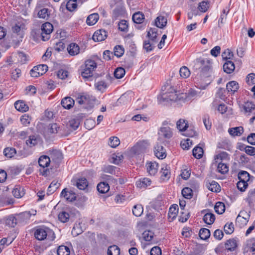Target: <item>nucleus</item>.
<instances>
[{
    "label": "nucleus",
    "instance_id": "1a4fd4ad",
    "mask_svg": "<svg viewBox=\"0 0 255 255\" xmlns=\"http://www.w3.org/2000/svg\"><path fill=\"white\" fill-rule=\"evenodd\" d=\"M48 70V66L45 64L34 66L30 72L31 76L34 78L38 77L45 74Z\"/></svg>",
    "mask_w": 255,
    "mask_h": 255
},
{
    "label": "nucleus",
    "instance_id": "5fc2aeb1",
    "mask_svg": "<svg viewBox=\"0 0 255 255\" xmlns=\"http://www.w3.org/2000/svg\"><path fill=\"white\" fill-rule=\"evenodd\" d=\"M120 143V140L117 136H112L109 138V145L113 148H116Z\"/></svg>",
    "mask_w": 255,
    "mask_h": 255
},
{
    "label": "nucleus",
    "instance_id": "a211bd4d",
    "mask_svg": "<svg viewBox=\"0 0 255 255\" xmlns=\"http://www.w3.org/2000/svg\"><path fill=\"white\" fill-rule=\"evenodd\" d=\"M67 51L70 55L75 56L79 53L80 48L77 44L72 43L68 45Z\"/></svg>",
    "mask_w": 255,
    "mask_h": 255
},
{
    "label": "nucleus",
    "instance_id": "c85d7f7f",
    "mask_svg": "<svg viewBox=\"0 0 255 255\" xmlns=\"http://www.w3.org/2000/svg\"><path fill=\"white\" fill-rule=\"evenodd\" d=\"M147 35L153 43L156 42L157 29L156 28H150L147 32Z\"/></svg>",
    "mask_w": 255,
    "mask_h": 255
},
{
    "label": "nucleus",
    "instance_id": "39448f33",
    "mask_svg": "<svg viewBox=\"0 0 255 255\" xmlns=\"http://www.w3.org/2000/svg\"><path fill=\"white\" fill-rule=\"evenodd\" d=\"M97 67V63L93 60H87L85 62V68L81 73L84 78H88L92 76L93 72Z\"/></svg>",
    "mask_w": 255,
    "mask_h": 255
},
{
    "label": "nucleus",
    "instance_id": "c9c22d12",
    "mask_svg": "<svg viewBox=\"0 0 255 255\" xmlns=\"http://www.w3.org/2000/svg\"><path fill=\"white\" fill-rule=\"evenodd\" d=\"M215 220V215L211 213H206L203 217V221L207 224H212Z\"/></svg>",
    "mask_w": 255,
    "mask_h": 255
},
{
    "label": "nucleus",
    "instance_id": "864d4df0",
    "mask_svg": "<svg viewBox=\"0 0 255 255\" xmlns=\"http://www.w3.org/2000/svg\"><path fill=\"white\" fill-rule=\"evenodd\" d=\"M180 76L183 78H187L190 75V71L186 66H182L179 70Z\"/></svg>",
    "mask_w": 255,
    "mask_h": 255
},
{
    "label": "nucleus",
    "instance_id": "9d476101",
    "mask_svg": "<svg viewBox=\"0 0 255 255\" xmlns=\"http://www.w3.org/2000/svg\"><path fill=\"white\" fill-rule=\"evenodd\" d=\"M161 179L163 181L168 180L171 175L170 168L167 164H162L160 170Z\"/></svg>",
    "mask_w": 255,
    "mask_h": 255
},
{
    "label": "nucleus",
    "instance_id": "393cba45",
    "mask_svg": "<svg viewBox=\"0 0 255 255\" xmlns=\"http://www.w3.org/2000/svg\"><path fill=\"white\" fill-rule=\"evenodd\" d=\"M155 23L157 27L162 28L166 26L167 19L163 16H158L155 20Z\"/></svg>",
    "mask_w": 255,
    "mask_h": 255
},
{
    "label": "nucleus",
    "instance_id": "4c0bfd02",
    "mask_svg": "<svg viewBox=\"0 0 255 255\" xmlns=\"http://www.w3.org/2000/svg\"><path fill=\"white\" fill-rule=\"evenodd\" d=\"M193 155L197 159L201 158L203 155V149L202 147L196 146L192 150Z\"/></svg>",
    "mask_w": 255,
    "mask_h": 255
},
{
    "label": "nucleus",
    "instance_id": "423d86ee",
    "mask_svg": "<svg viewBox=\"0 0 255 255\" xmlns=\"http://www.w3.org/2000/svg\"><path fill=\"white\" fill-rule=\"evenodd\" d=\"M50 163V158L47 155H42L38 159L39 165L42 168L39 169L40 174L43 176H47L49 172L47 168Z\"/></svg>",
    "mask_w": 255,
    "mask_h": 255
},
{
    "label": "nucleus",
    "instance_id": "09e8293b",
    "mask_svg": "<svg viewBox=\"0 0 255 255\" xmlns=\"http://www.w3.org/2000/svg\"><path fill=\"white\" fill-rule=\"evenodd\" d=\"M120 250L118 246L113 245L109 247L108 249V255H120Z\"/></svg>",
    "mask_w": 255,
    "mask_h": 255
},
{
    "label": "nucleus",
    "instance_id": "052dcab7",
    "mask_svg": "<svg viewBox=\"0 0 255 255\" xmlns=\"http://www.w3.org/2000/svg\"><path fill=\"white\" fill-rule=\"evenodd\" d=\"M31 121V118L28 114H24L20 118V122L21 124L25 126H28Z\"/></svg>",
    "mask_w": 255,
    "mask_h": 255
},
{
    "label": "nucleus",
    "instance_id": "f3484780",
    "mask_svg": "<svg viewBox=\"0 0 255 255\" xmlns=\"http://www.w3.org/2000/svg\"><path fill=\"white\" fill-rule=\"evenodd\" d=\"M74 100L70 97H65L61 101V105L66 109H70L74 105Z\"/></svg>",
    "mask_w": 255,
    "mask_h": 255
},
{
    "label": "nucleus",
    "instance_id": "a878e982",
    "mask_svg": "<svg viewBox=\"0 0 255 255\" xmlns=\"http://www.w3.org/2000/svg\"><path fill=\"white\" fill-rule=\"evenodd\" d=\"M228 132L232 136H240L244 132V128L242 127L232 128L229 129Z\"/></svg>",
    "mask_w": 255,
    "mask_h": 255
},
{
    "label": "nucleus",
    "instance_id": "f03ea898",
    "mask_svg": "<svg viewBox=\"0 0 255 255\" xmlns=\"http://www.w3.org/2000/svg\"><path fill=\"white\" fill-rule=\"evenodd\" d=\"M34 236L36 239L39 241L44 240L46 238L50 241H53L55 238L54 232L45 227L37 228L34 232Z\"/></svg>",
    "mask_w": 255,
    "mask_h": 255
},
{
    "label": "nucleus",
    "instance_id": "3c124183",
    "mask_svg": "<svg viewBox=\"0 0 255 255\" xmlns=\"http://www.w3.org/2000/svg\"><path fill=\"white\" fill-rule=\"evenodd\" d=\"M16 153V150L12 147L5 148L3 150L4 155L7 158H11Z\"/></svg>",
    "mask_w": 255,
    "mask_h": 255
},
{
    "label": "nucleus",
    "instance_id": "13d9d810",
    "mask_svg": "<svg viewBox=\"0 0 255 255\" xmlns=\"http://www.w3.org/2000/svg\"><path fill=\"white\" fill-rule=\"evenodd\" d=\"M86 128L90 130L95 127V121L94 119L89 118L87 119L84 123Z\"/></svg>",
    "mask_w": 255,
    "mask_h": 255
},
{
    "label": "nucleus",
    "instance_id": "ea45409f",
    "mask_svg": "<svg viewBox=\"0 0 255 255\" xmlns=\"http://www.w3.org/2000/svg\"><path fill=\"white\" fill-rule=\"evenodd\" d=\"M199 235L202 240H206L210 236V231L206 228H202L200 229Z\"/></svg>",
    "mask_w": 255,
    "mask_h": 255
},
{
    "label": "nucleus",
    "instance_id": "ddd939ff",
    "mask_svg": "<svg viewBox=\"0 0 255 255\" xmlns=\"http://www.w3.org/2000/svg\"><path fill=\"white\" fill-rule=\"evenodd\" d=\"M146 167L149 175H154L158 171V164L156 162H147L146 163Z\"/></svg>",
    "mask_w": 255,
    "mask_h": 255
},
{
    "label": "nucleus",
    "instance_id": "dca6fc26",
    "mask_svg": "<svg viewBox=\"0 0 255 255\" xmlns=\"http://www.w3.org/2000/svg\"><path fill=\"white\" fill-rule=\"evenodd\" d=\"M242 107L244 109L245 114L247 116L250 115V113L255 109V104L252 102H245L244 105H242Z\"/></svg>",
    "mask_w": 255,
    "mask_h": 255
},
{
    "label": "nucleus",
    "instance_id": "0e129e2a",
    "mask_svg": "<svg viewBox=\"0 0 255 255\" xmlns=\"http://www.w3.org/2000/svg\"><path fill=\"white\" fill-rule=\"evenodd\" d=\"M76 1L69 0L66 4V8L70 11H74L77 7V3Z\"/></svg>",
    "mask_w": 255,
    "mask_h": 255
},
{
    "label": "nucleus",
    "instance_id": "6e6552de",
    "mask_svg": "<svg viewBox=\"0 0 255 255\" xmlns=\"http://www.w3.org/2000/svg\"><path fill=\"white\" fill-rule=\"evenodd\" d=\"M172 134L171 129L169 127H162L158 131V140L160 142H163L166 139L170 138Z\"/></svg>",
    "mask_w": 255,
    "mask_h": 255
},
{
    "label": "nucleus",
    "instance_id": "bb28decb",
    "mask_svg": "<svg viewBox=\"0 0 255 255\" xmlns=\"http://www.w3.org/2000/svg\"><path fill=\"white\" fill-rule=\"evenodd\" d=\"M99 18L98 13H92L88 16L86 20L87 24L89 25H93L98 21Z\"/></svg>",
    "mask_w": 255,
    "mask_h": 255
},
{
    "label": "nucleus",
    "instance_id": "4468645a",
    "mask_svg": "<svg viewBox=\"0 0 255 255\" xmlns=\"http://www.w3.org/2000/svg\"><path fill=\"white\" fill-rule=\"evenodd\" d=\"M154 152L155 155L159 159H162L166 156L165 149L158 144L155 146Z\"/></svg>",
    "mask_w": 255,
    "mask_h": 255
},
{
    "label": "nucleus",
    "instance_id": "79ce46f5",
    "mask_svg": "<svg viewBox=\"0 0 255 255\" xmlns=\"http://www.w3.org/2000/svg\"><path fill=\"white\" fill-rule=\"evenodd\" d=\"M71 218L69 214L65 211H62L58 214V219L62 223L67 222Z\"/></svg>",
    "mask_w": 255,
    "mask_h": 255
},
{
    "label": "nucleus",
    "instance_id": "20e7f679",
    "mask_svg": "<svg viewBox=\"0 0 255 255\" xmlns=\"http://www.w3.org/2000/svg\"><path fill=\"white\" fill-rule=\"evenodd\" d=\"M95 101V98L89 95H83L78 97L77 102L81 105H83L82 108L91 109L93 106Z\"/></svg>",
    "mask_w": 255,
    "mask_h": 255
},
{
    "label": "nucleus",
    "instance_id": "6e6d98bb",
    "mask_svg": "<svg viewBox=\"0 0 255 255\" xmlns=\"http://www.w3.org/2000/svg\"><path fill=\"white\" fill-rule=\"evenodd\" d=\"M181 94H183L184 98L182 99L183 100L189 101L196 96V92L195 90L190 89L188 93H182Z\"/></svg>",
    "mask_w": 255,
    "mask_h": 255
},
{
    "label": "nucleus",
    "instance_id": "aec40b11",
    "mask_svg": "<svg viewBox=\"0 0 255 255\" xmlns=\"http://www.w3.org/2000/svg\"><path fill=\"white\" fill-rule=\"evenodd\" d=\"M238 89L239 84L235 81L229 82L227 84L226 89L230 94H234L235 92L237 91Z\"/></svg>",
    "mask_w": 255,
    "mask_h": 255
},
{
    "label": "nucleus",
    "instance_id": "b1692460",
    "mask_svg": "<svg viewBox=\"0 0 255 255\" xmlns=\"http://www.w3.org/2000/svg\"><path fill=\"white\" fill-rule=\"evenodd\" d=\"M97 190L100 193H106L110 190V186L106 182H101L97 186Z\"/></svg>",
    "mask_w": 255,
    "mask_h": 255
},
{
    "label": "nucleus",
    "instance_id": "7c9ffc66",
    "mask_svg": "<svg viewBox=\"0 0 255 255\" xmlns=\"http://www.w3.org/2000/svg\"><path fill=\"white\" fill-rule=\"evenodd\" d=\"M178 206L177 204L172 205L169 208V213H168V217L172 219V220H174L177 216V214L178 211Z\"/></svg>",
    "mask_w": 255,
    "mask_h": 255
},
{
    "label": "nucleus",
    "instance_id": "37998d69",
    "mask_svg": "<svg viewBox=\"0 0 255 255\" xmlns=\"http://www.w3.org/2000/svg\"><path fill=\"white\" fill-rule=\"evenodd\" d=\"M228 154L226 152H221L215 156V161L216 163H219L223 160H228Z\"/></svg>",
    "mask_w": 255,
    "mask_h": 255
},
{
    "label": "nucleus",
    "instance_id": "338daca9",
    "mask_svg": "<svg viewBox=\"0 0 255 255\" xmlns=\"http://www.w3.org/2000/svg\"><path fill=\"white\" fill-rule=\"evenodd\" d=\"M224 230L226 234H231L234 231V225L233 223H227L224 227Z\"/></svg>",
    "mask_w": 255,
    "mask_h": 255
},
{
    "label": "nucleus",
    "instance_id": "c03bdc74",
    "mask_svg": "<svg viewBox=\"0 0 255 255\" xmlns=\"http://www.w3.org/2000/svg\"><path fill=\"white\" fill-rule=\"evenodd\" d=\"M57 253L58 255H69L70 249L65 246H60L58 247Z\"/></svg>",
    "mask_w": 255,
    "mask_h": 255
},
{
    "label": "nucleus",
    "instance_id": "e2e57ef3",
    "mask_svg": "<svg viewBox=\"0 0 255 255\" xmlns=\"http://www.w3.org/2000/svg\"><path fill=\"white\" fill-rule=\"evenodd\" d=\"M118 168L113 165H108L103 168V171L105 173H108L111 174H116V170Z\"/></svg>",
    "mask_w": 255,
    "mask_h": 255
},
{
    "label": "nucleus",
    "instance_id": "72a5a7b5",
    "mask_svg": "<svg viewBox=\"0 0 255 255\" xmlns=\"http://www.w3.org/2000/svg\"><path fill=\"white\" fill-rule=\"evenodd\" d=\"M51 158L55 161H58L63 158L61 152L59 150H52L50 153Z\"/></svg>",
    "mask_w": 255,
    "mask_h": 255
},
{
    "label": "nucleus",
    "instance_id": "a18cd8bd",
    "mask_svg": "<svg viewBox=\"0 0 255 255\" xmlns=\"http://www.w3.org/2000/svg\"><path fill=\"white\" fill-rule=\"evenodd\" d=\"M205 251V248L202 245L197 246L191 252L190 255H203Z\"/></svg>",
    "mask_w": 255,
    "mask_h": 255
},
{
    "label": "nucleus",
    "instance_id": "49530a36",
    "mask_svg": "<svg viewBox=\"0 0 255 255\" xmlns=\"http://www.w3.org/2000/svg\"><path fill=\"white\" fill-rule=\"evenodd\" d=\"M182 194L185 198L190 199L193 196L192 189L189 187L184 188L182 190Z\"/></svg>",
    "mask_w": 255,
    "mask_h": 255
},
{
    "label": "nucleus",
    "instance_id": "774afa93",
    "mask_svg": "<svg viewBox=\"0 0 255 255\" xmlns=\"http://www.w3.org/2000/svg\"><path fill=\"white\" fill-rule=\"evenodd\" d=\"M209 8V3L208 2L203 1L199 3L198 9L202 12H205Z\"/></svg>",
    "mask_w": 255,
    "mask_h": 255
},
{
    "label": "nucleus",
    "instance_id": "4d7b16f0",
    "mask_svg": "<svg viewBox=\"0 0 255 255\" xmlns=\"http://www.w3.org/2000/svg\"><path fill=\"white\" fill-rule=\"evenodd\" d=\"M234 56L233 52L229 49L225 50L222 54V58L224 60L230 61Z\"/></svg>",
    "mask_w": 255,
    "mask_h": 255
},
{
    "label": "nucleus",
    "instance_id": "6ab92c4d",
    "mask_svg": "<svg viewBox=\"0 0 255 255\" xmlns=\"http://www.w3.org/2000/svg\"><path fill=\"white\" fill-rule=\"evenodd\" d=\"M15 109L21 112H25L29 110V107L23 101H17L14 103Z\"/></svg>",
    "mask_w": 255,
    "mask_h": 255
},
{
    "label": "nucleus",
    "instance_id": "f257e3e1",
    "mask_svg": "<svg viewBox=\"0 0 255 255\" xmlns=\"http://www.w3.org/2000/svg\"><path fill=\"white\" fill-rule=\"evenodd\" d=\"M167 90L165 93H163L162 94V98L165 101H176L178 100H181L184 98L183 94L178 95L177 91H176L172 87L169 85L167 86H164L162 88V91Z\"/></svg>",
    "mask_w": 255,
    "mask_h": 255
},
{
    "label": "nucleus",
    "instance_id": "680f3d73",
    "mask_svg": "<svg viewBox=\"0 0 255 255\" xmlns=\"http://www.w3.org/2000/svg\"><path fill=\"white\" fill-rule=\"evenodd\" d=\"M125 74V70L123 68H117L114 72V76L117 79H121L124 77Z\"/></svg>",
    "mask_w": 255,
    "mask_h": 255
},
{
    "label": "nucleus",
    "instance_id": "7ed1b4c3",
    "mask_svg": "<svg viewBox=\"0 0 255 255\" xmlns=\"http://www.w3.org/2000/svg\"><path fill=\"white\" fill-rule=\"evenodd\" d=\"M195 68L196 69H200V75L208 77L209 75L208 72L211 69V64L209 61L203 59H196L195 61Z\"/></svg>",
    "mask_w": 255,
    "mask_h": 255
},
{
    "label": "nucleus",
    "instance_id": "58836bf2",
    "mask_svg": "<svg viewBox=\"0 0 255 255\" xmlns=\"http://www.w3.org/2000/svg\"><path fill=\"white\" fill-rule=\"evenodd\" d=\"M37 15L39 18L48 19L50 15V11L48 8H43L38 11Z\"/></svg>",
    "mask_w": 255,
    "mask_h": 255
},
{
    "label": "nucleus",
    "instance_id": "2eb2a0df",
    "mask_svg": "<svg viewBox=\"0 0 255 255\" xmlns=\"http://www.w3.org/2000/svg\"><path fill=\"white\" fill-rule=\"evenodd\" d=\"M151 184V181L148 178H142L137 180L136 185L137 188L144 189Z\"/></svg>",
    "mask_w": 255,
    "mask_h": 255
},
{
    "label": "nucleus",
    "instance_id": "bf43d9fd",
    "mask_svg": "<svg viewBox=\"0 0 255 255\" xmlns=\"http://www.w3.org/2000/svg\"><path fill=\"white\" fill-rule=\"evenodd\" d=\"M238 178L240 180L247 182L250 179V174L245 171H242L238 174Z\"/></svg>",
    "mask_w": 255,
    "mask_h": 255
},
{
    "label": "nucleus",
    "instance_id": "9b49d317",
    "mask_svg": "<svg viewBox=\"0 0 255 255\" xmlns=\"http://www.w3.org/2000/svg\"><path fill=\"white\" fill-rule=\"evenodd\" d=\"M107 32L106 30L100 29L94 32L92 38L95 41H102L107 38Z\"/></svg>",
    "mask_w": 255,
    "mask_h": 255
},
{
    "label": "nucleus",
    "instance_id": "f8f14e48",
    "mask_svg": "<svg viewBox=\"0 0 255 255\" xmlns=\"http://www.w3.org/2000/svg\"><path fill=\"white\" fill-rule=\"evenodd\" d=\"M147 146L148 143L146 141L144 140L139 141L132 147V150L135 153L139 154L144 151Z\"/></svg>",
    "mask_w": 255,
    "mask_h": 255
},
{
    "label": "nucleus",
    "instance_id": "8fccbe9b",
    "mask_svg": "<svg viewBox=\"0 0 255 255\" xmlns=\"http://www.w3.org/2000/svg\"><path fill=\"white\" fill-rule=\"evenodd\" d=\"M143 212V208L141 205H136L134 206L132 209L133 214L136 217L140 216L142 214Z\"/></svg>",
    "mask_w": 255,
    "mask_h": 255
},
{
    "label": "nucleus",
    "instance_id": "de8ad7c7",
    "mask_svg": "<svg viewBox=\"0 0 255 255\" xmlns=\"http://www.w3.org/2000/svg\"><path fill=\"white\" fill-rule=\"evenodd\" d=\"M208 189L212 192H218L221 190L220 186L216 181H213L209 185H207Z\"/></svg>",
    "mask_w": 255,
    "mask_h": 255
},
{
    "label": "nucleus",
    "instance_id": "5701e85b",
    "mask_svg": "<svg viewBox=\"0 0 255 255\" xmlns=\"http://www.w3.org/2000/svg\"><path fill=\"white\" fill-rule=\"evenodd\" d=\"M144 14L140 11H137L134 13L132 17L133 22L137 24L142 23L144 19Z\"/></svg>",
    "mask_w": 255,
    "mask_h": 255
},
{
    "label": "nucleus",
    "instance_id": "e433bc0d",
    "mask_svg": "<svg viewBox=\"0 0 255 255\" xmlns=\"http://www.w3.org/2000/svg\"><path fill=\"white\" fill-rule=\"evenodd\" d=\"M12 192L13 196L17 198H20L24 195L23 188L20 186H15Z\"/></svg>",
    "mask_w": 255,
    "mask_h": 255
},
{
    "label": "nucleus",
    "instance_id": "473e14b6",
    "mask_svg": "<svg viewBox=\"0 0 255 255\" xmlns=\"http://www.w3.org/2000/svg\"><path fill=\"white\" fill-rule=\"evenodd\" d=\"M16 216L18 222H24L30 219V214L27 211L20 213Z\"/></svg>",
    "mask_w": 255,
    "mask_h": 255
},
{
    "label": "nucleus",
    "instance_id": "cd10ccee",
    "mask_svg": "<svg viewBox=\"0 0 255 255\" xmlns=\"http://www.w3.org/2000/svg\"><path fill=\"white\" fill-rule=\"evenodd\" d=\"M18 222L16 216L12 215L8 216L5 219V224L11 227H14Z\"/></svg>",
    "mask_w": 255,
    "mask_h": 255
},
{
    "label": "nucleus",
    "instance_id": "f704fd0d",
    "mask_svg": "<svg viewBox=\"0 0 255 255\" xmlns=\"http://www.w3.org/2000/svg\"><path fill=\"white\" fill-rule=\"evenodd\" d=\"M176 126L180 131H185L188 127V122L184 119H180L177 122Z\"/></svg>",
    "mask_w": 255,
    "mask_h": 255
},
{
    "label": "nucleus",
    "instance_id": "603ef678",
    "mask_svg": "<svg viewBox=\"0 0 255 255\" xmlns=\"http://www.w3.org/2000/svg\"><path fill=\"white\" fill-rule=\"evenodd\" d=\"M217 170L222 174H225L228 172L229 167L226 164L221 162L218 163Z\"/></svg>",
    "mask_w": 255,
    "mask_h": 255
},
{
    "label": "nucleus",
    "instance_id": "a19ab883",
    "mask_svg": "<svg viewBox=\"0 0 255 255\" xmlns=\"http://www.w3.org/2000/svg\"><path fill=\"white\" fill-rule=\"evenodd\" d=\"M214 209L217 214H222L225 211V205L223 202H218L215 205Z\"/></svg>",
    "mask_w": 255,
    "mask_h": 255
},
{
    "label": "nucleus",
    "instance_id": "c756f323",
    "mask_svg": "<svg viewBox=\"0 0 255 255\" xmlns=\"http://www.w3.org/2000/svg\"><path fill=\"white\" fill-rule=\"evenodd\" d=\"M225 248L227 250L234 251L237 247V243L236 240L234 239H229L225 243Z\"/></svg>",
    "mask_w": 255,
    "mask_h": 255
},
{
    "label": "nucleus",
    "instance_id": "0eeeda50",
    "mask_svg": "<svg viewBox=\"0 0 255 255\" xmlns=\"http://www.w3.org/2000/svg\"><path fill=\"white\" fill-rule=\"evenodd\" d=\"M53 26L48 22L42 24L41 27L40 35L44 41L48 40L50 37V34L53 31Z\"/></svg>",
    "mask_w": 255,
    "mask_h": 255
},
{
    "label": "nucleus",
    "instance_id": "2f4dec72",
    "mask_svg": "<svg viewBox=\"0 0 255 255\" xmlns=\"http://www.w3.org/2000/svg\"><path fill=\"white\" fill-rule=\"evenodd\" d=\"M39 142V138L38 137L34 135H30L28 139L26 140V143L30 147H32L36 144Z\"/></svg>",
    "mask_w": 255,
    "mask_h": 255
},
{
    "label": "nucleus",
    "instance_id": "4be33fe9",
    "mask_svg": "<svg viewBox=\"0 0 255 255\" xmlns=\"http://www.w3.org/2000/svg\"><path fill=\"white\" fill-rule=\"evenodd\" d=\"M75 185L79 189L85 190L88 187V182L85 178H81L77 180Z\"/></svg>",
    "mask_w": 255,
    "mask_h": 255
},
{
    "label": "nucleus",
    "instance_id": "412c9836",
    "mask_svg": "<svg viewBox=\"0 0 255 255\" xmlns=\"http://www.w3.org/2000/svg\"><path fill=\"white\" fill-rule=\"evenodd\" d=\"M224 71L228 74L232 73L235 69L234 63L232 61H227L223 65Z\"/></svg>",
    "mask_w": 255,
    "mask_h": 255
},
{
    "label": "nucleus",
    "instance_id": "69168bd1",
    "mask_svg": "<svg viewBox=\"0 0 255 255\" xmlns=\"http://www.w3.org/2000/svg\"><path fill=\"white\" fill-rule=\"evenodd\" d=\"M124 48L121 45H117L114 48V54L117 57H121L124 53Z\"/></svg>",
    "mask_w": 255,
    "mask_h": 255
}]
</instances>
